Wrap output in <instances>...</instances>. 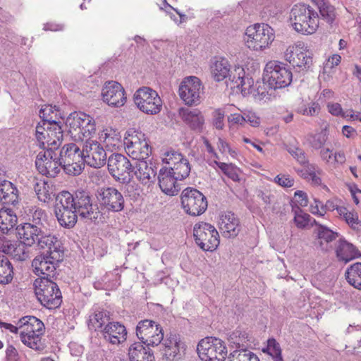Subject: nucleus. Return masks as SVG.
<instances>
[{
    "label": "nucleus",
    "instance_id": "obj_1",
    "mask_svg": "<svg viewBox=\"0 0 361 361\" xmlns=\"http://www.w3.org/2000/svg\"><path fill=\"white\" fill-rule=\"evenodd\" d=\"M54 214L59 224L66 228L74 227L78 216L94 224L104 221L103 214L97 204H92L90 193L76 190L74 193L63 190L55 197Z\"/></svg>",
    "mask_w": 361,
    "mask_h": 361
},
{
    "label": "nucleus",
    "instance_id": "obj_2",
    "mask_svg": "<svg viewBox=\"0 0 361 361\" xmlns=\"http://www.w3.org/2000/svg\"><path fill=\"white\" fill-rule=\"evenodd\" d=\"M47 252L37 256L32 262L33 272L39 276L51 279L56 275V268L64 257L61 242L52 244L46 247Z\"/></svg>",
    "mask_w": 361,
    "mask_h": 361
},
{
    "label": "nucleus",
    "instance_id": "obj_3",
    "mask_svg": "<svg viewBox=\"0 0 361 361\" xmlns=\"http://www.w3.org/2000/svg\"><path fill=\"white\" fill-rule=\"evenodd\" d=\"M20 338L27 347L37 351H42L45 348L42 342L41 336L44 333V324L38 318L27 316L18 322Z\"/></svg>",
    "mask_w": 361,
    "mask_h": 361
},
{
    "label": "nucleus",
    "instance_id": "obj_4",
    "mask_svg": "<svg viewBox=\"0 0 361 361\" xmlns=\"http://www.w3.org/2000/svg\"><path fill=\"white\" fill-rule=\"evenodd\" d=\"M290 21L293 29L302 34H312L319 27V16L309 5L298 4L290 13Z\"/></svg>",
    "mask_w": 361,
    "mask_h": 361
},
{
    "label": "nucleus",
    "instance_id": "obj_5",
    "mask_svg": "<svg viewBox=\"0 0 361 361\" xmlns=\"http://www.w3.org/2000/svg\"><path fill=\"white\" fill-rule=\"evenodd\" d=\"M17 234L22 243L28 247L37 245L39 249H46L52 244L60 242L54 235L47 234L44 226L31 223H25L16 227Z\"/></svg>",
    "mask_w": 361,
    "mask_h": 361
},
{
    "label": "nucleus",
    "instance_id": "obj_6",
    "mask_svg": "<svg viewBox=\"0 0 361 361\" xmlns=\"http://www.w3.org/2000/svg\"><path fill=\"white\" fill-rule=\"evenodd\" d=\"M33 286L37 300L44 307L52 310L61 305V292L53 280L41 276L35 280Z\"/></svg>",
    "mask_w": 361,
    "mask_h": 361
},
{
    "label": "nucleus",
    "instance_id": "obj_7",
    "mask_svg": "<svg viewBox=\"0 0 361 361\" xmlns=\"http://www.w3.org/2000/svg\"><path fill=\"white\" fill-rule=\"evenodd\" d=\"M275 39L274 29L266 23H255L245 30L246 47L250 50L261 51L269 48Z\"/></svg>",
    "mask_w": 361,
    "mask_h": 361
},
{
    "label": "nucleus",
    "instance_id": "obj_8",
    "mask_svg": "<svg viewBox=\"0 0 361 361\" xmlns=\"http://www.w3.org/2000/svg\"><path fill=\"white\" fill-rule=\"evenodd\" d=\"M293 79L290 67L278 61H269L264 69L263 80L267 82L269 88L276 90L288 87Z\"/></svg>",
    "mask_w": 361,
    "mask_h": 361
},
{
    "label": "nucleus",
    "instance_id": "obj_9",
    "mask_svg": "<svg viewBox=\"0 0 361 361\" xmlns=\"http://www.w3.org/2000/svg\"><path fill=\"white\" fill-rule=\"evenodd\" d=\"M64 171L71 176L80 174L83 169L81 145L78 142L65 145L58 152Z\"/></svg>",
    "mask_w": 361,
    "mask_h": 361
},
{
    "label": "nucleus",
    "instance_id": "obj_10",
    "mask_svg": "<svg viewBox=\"0 0 361 361\" xmlns=\"http://www.w3.org/2000/svg\"><path fill=\"white\" fill-rule=\"evenodd\" d=\"M197 352L202 361H224L228 353L224 341L213 336L201 339L197 345Z\"/></svg>",
    "mask_w": 361,
    "mask_h": 361
},
{
    "label": "nucleus",
    "instance_id": "obj_11",
    "mask_svg": "<svg viewBox=\"0 0 361 361\" xmlns=\"http://www.w3.org/2000/svg\"><path fill=\"white\" fill-rule=\"evenodd\" d=\"M133 100L136 106L146 114L156 115L162 108V101L158 93L149 87H142L137 90Z\"/></svg>",
    "mask_w": 361,
    "mask_h": 361
},
{
    "label": "nucleus",
    "instance_id": "obj_12",
    "mask_svg": "<svg viewBox=\"0 0 361 361\" xmlns=\"http://www.w3.org/2000/svg\"><path fill=\"white\" fill-rule=\"evenodd\" d=\"M133 164L126 156L118 153L111 154L107 160L109 173L121 183H128L133 179Z\"/></svg>",
    "mask_w": 361,
    "mask_h": 361
},
{
    "label": "nucleus",
    "instance_id": "obj_13",
    "mask_svg": "<svg viewBox=\"0 0 361 361\" xmlns=\"http://www.w3.org/2000/svg\"><path fill=\"white\" fill-rule=\"evenodd\" d=\"M180 199L183 210L190 216H200L207 209V197L196 188L188 187L184 189Z\"/></svg>",
    "mask_w": 361,
    "mask_h": 361
},
{
    "label": "nucleus",
    "instance_id": "obj_14",
    "mask_svg": "<svg viewBox=\"0 0 361 361\" xmlns=\"http://www.w3.org/2000/svg\"><path fill=\"white\" fill-rule=\"evenodd\" d=\"M193 235L196 244L204 251H213L219 245V235L210 224L200 222L195 224Z\"/></svg>",
    "mask_w": 361,
    "mask_h": 361
},
{
    "label": "nucleus",
    "instance_id": "obj_15",
    "mask_svg": "<svg viewBox=\"0 0 361 361\" xmlns=\"http://www.w3.org/2000/svg\"><path fill=\"white\" fill-rule=\"evenodd\" d=\"M125 150L135 161L148 159L152 152L146 136L142 132L135 131L124 138Z\"/></svg>",
    "mask_w": 361,
    "mask_h": 361
},
{
    "label": "nucleus",
    "instance_id": "obj_16",
    "mask_svg": "<svg viewBox=\"0 0 361 361\" xmlns=\"http://www.w3.org/2000/svg\"><path fill=\"white\" fill-rule=\"evenodd\" d=\"M81 145L83 164L100 168L106 162V153L103 146L97 140L86 139L79 142Z\"/></svg>",
    "mask_w": 361,
    "mask_h": 361
},
{
    "label": "nucleus",
    "instance_id": "obj_17",
    "mask_svg": "<svg viewBox=\"0 0 361 361\" xmlns=\"http://www.w3.org/2000/svg\"><path fill=\"white\" fill-rule=\"evenodd\" d=\"M96 197L100 207L109 212H119L124 208V197L121 192L114 187L99 188Z\"/></svg>",
    "mask_w": 361,
    "mask_h": 361
},
{
    "label": "nucleus",
    "instance_id": "obj_18",
    "mask_svg": "<svg viewBox=\"0 0 361 361\" xmlns=\"http://www.w3.org/2000/svg\"><path fill=\"white\" fill-rule=\"evenodd\" d=\"M136 335L140 343L147 346L158 345L164 339L161 326L150 319H144L137 323Z\"/></svg>",
    "mask_w": 361,
    "mask_h": 361
},
{
    "label": "nucleus",
    "instance_id": "obj_19",
    "mask_svg": "<svg viewBox=\"0 0 361 361\" xmlns=\"http://www.w3.org/2000/svg\"><path fill=\"white\" fill-rule=\"evenodd\" d=\"M35 166L43 176L54 178L63 169L62 164L58 157V151L47 149L40 152L36 157Z\"/></svg>",
    "mask_w": 361,
    "mask_h": 361
},
{
    "label": "nucleus",
    "instance_id": "obj_20",
    "mask_svg": "<svg viewBox=\"0 0 361 361\" xmlns=\"http://www.w3.org/2000/svg\"><path fill=\"white\" fill-rule=\"evenodd\" d=\"M202 90L201 80L196 76H189L180 83L179 95L186 104L196 105L200 102Z\"/></svg>",
    "mask_w": 361,
    "mask_h": 361
},
{
    "label": "nucleus",
    "instance_id": "obj_21",
    "mask_svg": "<svg viewBox=\"0 0 361 361\" xmlns=\"http://www.w3.org/2000/svg\"><path fill=\"white\" fill-rule=\"evenodd\" d=\"M285 60L298 71H307L313 60L310 52L298 46H290L284 52Z\"/></svg>",
    "mask_w": 361,
    "mask_h": 361
},
{
    "label": "nucleus",
    "instance_id": "obj_22",
    "mask_svg": "<svg viewBox=\"0 0 361 361\" xmlns=\"http://www.w3.org/2000/svg\"><path fill=\"white\" fill-rule=\"evenodd\" d=\"M102 100L113 107L123 106L126 102L125 90L116 81H107L102 90Z\"/></svg>",
    "mask_w": 361,
    "mask_h": 361
},
{
    "label": "nucleus",
    "instance_id": "obj_23",
    "mask_svg": "<svg viewBox=\"0 0 361 361\" xmlns=\"http://www.w3.org/2000/svg\"><path fill=\"white\" fill-rule=\"evenodd\" d=\"M228 84L231 88L240 90L243 95H247L253 85V79L245 74L244 68L240 66H235L230 68L228 75Z\"/></svg>",
    "mask_w": 361,
    "mask_h": 361
},
{
    "label": "nucleus",
    "instance_id": "obj_24",
    "mask_svg": "<svg viewBox=\"0 0 361 361\" xmlns=\"http://www.w3.org/2000/svg\"><path fill=\"white\" fill-rule=\"evenodd\" d=\"M157 166L152 161L146 159L135 161L133 164V175L143 185H149L157 180Z\"/></svg>",
    "mask_w": 361,
    "mask_h": 361
},
{
    "label": "nucleus",
    "instance_id": "obj_25",
    "mask_svg": "<svg viewBox=\"0 0 361 361\" xmlns=\"http://www.w3.org/2000/svg\"><path fill=\"white\" fill-rule=\"evenodd\" d=\"M176 178L177 176L173 174L169 168L162 167L160 169L157 179L161 191L171 196L177 195L180 190V186L177 181L180 180Z\"/></svg>",
    "mask_w": 361,
    "mask_h": 361
},
{
    "label": "nucleus",
    "instance_id": "obj_26",
    "mask_svg": "<svg viewBox=\"0 0 361 361\" xmlns=\"http://www.w3.org/2000/svg\"><path fill=\"white\" fill-rule=\"evenodd\" d=\"M101 334L106 341L114 345L124 342L127 338L126 328L118 322H108Z\"/></svg>",
    "mask_w": 361,
    "mask_h": 361
},
{
    "label": "nucleus",
    "instance_id": "obj_27",
    "mask_svg": "<svg viewBox=\"0 0 361 361\" xmlns=\"http://www.w3.org/2000/svg\"><path fill=\"white\" fill-rule=\"evenodd\" d=\"M219 228L224 237L234 238L240 230V221L234 213L225 212L220 216Z\"/></svg>",
    "mask_w": 361,
    "mask_h": 361
},
{
    "label": "nucleus",
    "instance_id": "obj_28",
    "mask_svg": "<svg viewBox=\"0 0 361 361\" xmlns=\"http://www.w3.org/2000/svg\"><path fill=\"white\" fill-rule=\"evenodd\" d=\"M47 130L45 139L40 142L39 147L58 151L63 140V132L60 123H53Z\"/></svg>",
    "mask_w": 361,
    "mask_h": 361
},
{
    "label": "nucleus",
    "instance_id": "obj_29",
    "mask_svg": "<svg viewBox=\"0 0 361 361\" xmlns=\"http://www.w3.org/2000/svg\"><path fill=\"white\" fill-rule=\"evenodd\" d=\"M182 120L194 131L201 133L204 126V117L197 109L181 108L179 111Z\"/></svg>",
    "mask_w": 361,
    "mask_h": 361
},
{
    "label": "nucleus",
    "instance_id": "obj_30",
    "mask_svg": "<svg viewBox=\"0 0 361 361\" xmlns=\"http://www.w3.org/2000/svg\"><path fill=\"white\" fill-rule=\"evenodd\" d=\"M164 355L167 360L178 361L183 357L181 350L184 348V343L181 342L178 336L171 334L163 343Z\"/></svg>",
    "mask_w": 361,
    "mask_h": 361
},
{
    "label": "nucleus",
    "instance_id": "obj_31",
    "mask_svg": "<svg viewBox=\"0 0 361 361\" xmlns=\"http://www.w3.org/2000/svg\"><path fill=\"white\" fill-rule=\"evenodd\" d=\"M0 201L4 206L16 207L20 202L19 191L11 181L4 180L0 183Z\"/></svg>",
    "mask_w": 361,
    "mask_h": 361
},
{
    "label": "nucleus",
    "instance_id": "obj_32",
    "mask_svg": "<svg viewBox=\"0 0 361 361\" xmlns=\"http://www.w3.org/2000/svg\"><path fill=\"white\" fill-rule=\"evenodd\" d=\"M110 319L111 314L109 311L99 307H93L89 316L88 328L90 330L102 332Z\"/></svg>",
    "mask_w": 361,
    "mask_h": 361
},
{
    "label": "nucleus",
    "instance_id": "obj_33",
    "mask_svg": "<svg viewBox=\"0 0 361 361\" xmlns=\"http://www.w3.org/2000/svg\"><path fill=\"white\" fill-rule=\"evenodd\" d=\"M140 342H135L128 348L129 361H155L154 353L149 346Z\"/></svg>",
    "mask_w": 361,
    "mask_h": 361
},
{
    "label": "nucleus",
    "instance_id": "obj_34",
    "mask_svg": "<svg viewBox=\"0 0 361 361\" xmlns=\"http://www.w3.org/2000/svg\"><path fill=\"white\" fill-rule=\"evenodd\" d=\"M81 115H85L82 112L71 113L66 118V126L68 128V132L75 142L81 141V128L84 123V118Z\"/></svg>",
    "mask_w": 361,
    "mask_h": 361
},
{
    "label": "nucleus",
    "instance_id": "obj_35",
    "mask_svg": "<svg viewBox=\"0 0 361 361\" xmlns=\"http://www.w3.org/2000/svg\"><path fill=\"white\" fill-rule=\"evenodd\" d=\"M27 245L20 240L19 243H12L9 241L3 252L11 256L16 261H25L30 257V252Z\"/></svg>",
    "mask_w": 361,
    "mask_h": 361
},
{
    "label": "nucleus",
    "instance_id": "obj_36",
    "mask_svg": "<svg viewBox=\"0 0 361 361\" xmlns=\"http://www.w3.org/2000/svg\"><path fill=\"white\" fill-rule=\"evenodd\" d=\"M18 224V216L13 209L8 206H3L0 209V229L4 233H8Z\"/></svg>",
    "mask_w": 361,
    "mask_h": 361
},
{
    "label": "nucleus",
    "instance_id": "obj_37",
    "mask_svg": "<svg viewBox=\"0 0 361 361\" xmlns=\"http://www.w3.org/2000/svg\"><path fill=\"white\" fill-rule=\"evenodd\" d=\"M212 75L215 81L220 82L227 78L230 64L225 58H215L210 66Z\"/></svg>",
    "mask_w": 361,
    "mask_h": 361
},
{
    "label": "nucleus",
    "instance_id": "obj_38",
    "mask_svg": "<svg viewBox=\"0 0 361 361\" xmlns=\"http://www.w3.org/2000/svg\"><path fill=\"white\" fill-rule=\"evenodd\" d=\"M337 256L342 260L348 262L360 255V251L353 244L340 239L336 247Z\"/></svg>",
    "mask_w": 361,
    "mask_h": 361
},
{
    "label": "nucleus",
    "instance_id": "obj_39",
    "mask_svg": "<svg viewBox=\"0 0 361 361\" xmlns=\"http://www.w3.org/2000/svg\"><path fill=\"white\" fill-rule=\"evenodd\" d=\"M228 340L230 345L235 348V350L247 349V343L250 341V337L245 331L235 329L228 336Z\"/></svg>",
    "mask_w": 361,
    "mask_h": 361
},
{
    "label": "nucleus",
    "instance_id": "obj_40",
    "mask_svg": "<svg viewBox=\"0 0 361 361\" xmlns=\"http://www.w3.org/2000/svg\"><path fill=\"white\" fill-rule=\"evenodd\" d=\"M314 232L317 235L320 248L323 250H327V246H324V243L327 245L333 240H335L338 236V233L333 231L324 225H319V227L314 229Z\"/></svg>",
    "mask_w": 361,
    "mask_h": 361
},
{
    "label": "nucleus",
    "instance_id": "obj_41",
    "mask_svg": "<svg viewBox=\"0 0 361 361\" xmlns=\"http://www.w3.org/2000/svg\"><path fill=\"white\" fill-rule=\"evenodd\" d=\"M348 283L361 290V262H356L347 268L345 273Z\"/></svg>",
    "mask_w": 361,
    "mask_h": 361
},
{
    "label": "nucleus",
    "instance_id": "obj_42",
    "mask_svg": "<svg viewBox=\"0 0 361 361\" xmlns=\"http://www.w3.org/2000/svg\"><path fill=\"white\" fill-rule=\"evenodd\" d=\"M13 278V268L9 259L0 255V283L8 284Z\"/></svg>",
    "mask_w": 361,
    "mask_h": 361
},
{
    "label": "nucleus",
    "instance_id": "obj_43",
    "mask_svg": "<svg viewBox=\"0 0 361 361\" xmlns=\"http://www.w3.org/2000/svg\"><path fill=\"white\" fill-rule=\"evenodd\" d=\"M34 189L40 202L48 203L52 200V190L50 185L44 180L37 182L35 184Z\"/></svg>",
    "mask_w": 361,
    "mask_h": 361
},
{
    "label": "nucleus",
    "instance_id": "obj_44",
    "mask_svg": "<svg viewBox=\"0 0 361 361\" xmlns=\"http://www.w3.org/2000/svg\"><path fill=\"white\" fill-rule=\"evenodd\" d=\"M59 114L58 107L48 105L40 109L39 117L43 121L44 124L53 125V123H59L56 121Z\"/></svg>",
    "mask_w": 361,
    "mask_h": 361
},
{
    "label": "nucleus",
    "instance_id": "obj_45",
    "mask_svg": "<svg viewBox=\"0 0 361 361\" xmlns=\"http://www.w3.org/2000/svg\"><path fill=\"white\" fill-rule=\"evenodd\" d=\"M230 361H259L257 355L246 349L235 350L230 353Z\"/></svg>",
    "mask_w": 361,
    "mask_h": 361
},
{
    "label": "nucleus",
    "instance_id": "obj_46",
    "mask_svg": "<svg viewBox=\"0 0 361 361\" xmlns=\"http://www.w3.org/2000/svg\"><path fill=\"white\" fill-rule=\"evenodd\" d=\"M328 139L326 129L307 136V142L314 149H322Z\"/></svg>",
    "mask_w": 361,
    "mask_h": 361
},
{
    "label": "nucleus",
    "instance_id": "obj_47",
    "mask_svg": "<svg viewBox=\"0 0 361 361\" xmlns=\"http://www.w3.org/2000/svg\"><path fill=\"white\" fill-rule=\"evenodd\" d=\"M169 169L177 176L176 178H179L180 180H182L188 177L191 171V166L189 161L186 158H184L173 166V168H169Z\"/></svg>",
    "mask_w": 361,
    "mask_h": 361
},
{
    "label": "nucleus",
    "instance_id": "obj_48",
    "mask_svg": "<svg viewBox=\"0 0 361 361\" xmlns=\"http://www.w3.org/2000/svg\"><path fill=\"white\" fill-rule=\"evenodd\" d=\"M84 118V123L81 128V140L91 139L90 136L96 131L95 122L94 119L89 115H81Z\"/></svg>",
    "mask_w": 361,
    "mask_h": 361
},
{
    "label": "nucleus",
    "instance_id": "obj_49",
    "mask_svg": "<svg viewBox=\"0 0 361 361\" xmlns=\"http://www.w3.org/2000/svg\"><path fill=\"white\" fill-rule=\"evenodd\" d=\"M263 352L271 355L274 361H283L280 345L274 338L268 340L267 345L263 349Z\"/></svg>",
    "mask_w": 361,
    "mask_h": 361
},
{
    "label": "nucleus",
    "instance_id": "obj_50",
    "mask_svg": "<svg viewBox=\"0 0 361 361\" xmlns=\"http://www.w3.org/2000/svg\"><path fill=\"white\" fill-rule=\"evenodd\" d=\"M293 211L295 213L294 221L298 228H305L311 221V216L307 213H304L300 207H293Z\"/></svg>",
    "mask_w": 361,
    "mask_h": 361
},
{
    "label": "nucleus",
    "instance_id": "obj_51",
    "mask_svg": "<svg viewBox=\"0 0 361 361\" xmlns=\"http://www.w3.org/2000/svg\"><path fill=\"white\" fill-rule=\"evenodd\" d=\"M184 156L174 149L166 151L162 159L164 163L169 165L168 168H173L177 164L184 159Z\"/></svg>",
    "mask_w": 361,
    "mask_h": 361
},
{
    "label": "nucleus",
    "instance_id": "obj_52",
    "mask_svg": "<svg viewBox=\"0 0 361 361\" xmlns=\"http://www.w3.org/2000/svg\"><path fill=\"white\" fill-rule=\"evenodd\" d=\"M216 164L221 171L233 181H239V175L238 169L232 164H226L216 161Z\"/></svg>",
    "mask_w": 361,
    "mask_h": 361
},
{
    "label": "nucleus",
    "instance_id": "obj_53",
    "mask_svg": "<svg viewBox=\"0 0 361 361\" xmlns=\"http://www.w3.org/2000/svg\"><path fill=\"white\" fill-rule=\"evenodd\" d=\"M319 13L322 18L329 24H331L336 18V11L334 6L330 5L328 2L322 4L319 7Z\"/></svg>",
    "mask_w": 361,
    "mask_h": 361
},
{
    "label": "nucleus",
    "instance_id": "obj_54",
    "mask_svg": "<svg viewBox=\"0 0 361 361\" xmlns=\"http://www.w3.org/2000/svg\"><path fill=\"white\" fill-rule=\"evenodd\" d=\"M266 84L267 82L264 80L263 82H257L255 86H254V84L252 85L250 92L247 94H252L255 99L259 100L264 99L269 94L266 88Z\"/></svg>",
    "mask_w": 361,
    "mask_h": 361
},
{
    "label": "nucleus",
    "instance_id": "obj_55",
    "mask_svg": "<svg viewBox=\"0 0 361 361\" xmlns=\"http://www.w3.org/2000/svg\"><path fill=\"white\" fill-rule=\"evenodd\" d=\"M287 150L299 164L303 166H309L308 159L306 157L305 152L302 149L292 145L290 146Z\"/></svg>",
    "mask_w": 361,
    "mask_h": 361
},
{
    "label": "nucleus",
    "instance_id": "obj_56",
    "mask_svg": "<svg viewBox=\"0 0 361 361\" xmlns=\"http://www.w3.org/2000/svg\"><path fill=\"white\" fill-rule=\"evenodd\" d=\"M32 224L39 226H44V223L47 221V218L46 212L39 207L32 208Z\"/></svg>",
    "mask_w": 361,
    "mask_h": 361
},
{
    "label": "nucleus",
    "instance_id": "obj_57",
    "mask_svg": "<svg viewBox=\"0 0 361 361\" xmlns=\"http://www.w3.org/2000/svg\"><path fill=\"white\" fill-rule=\"evenodd\" d=\"M344 219L353 230L361 231V221L357 213L350 212Z\"/></svg>",
    "mask_w": 361,
    "mask_h": 361
},
{
    "label": "nucleus",
    "instance_id": "obj_58",
    "mask_svg": "<svg viewBox=\"0 0 361 361\" xmlns=\"http://www.w3.org/2000/svg\"><path fill=\"white\" fill-rule=\"evenodd\" d=\"M51 126V125L44 124L43 121H42L37 125L35 130V137L37 142H39V145L41 142H42V140L45 139V135L47 133V130H49Z\"/></svg>",
    "mask_w": 361,
    "mask_h": 361
},
{
    "label": "nucleus",
    "instance_id": "obj_59",
    "mask_svg": "<svg viewBox=\"0 0 361 361\" xmlns=\"http://www.w3.org/2000/svg\"><path fill=\"white\" fill-rule=\"evenodd\" d=\"M274 182L283 188H290L293 185L294 180L288 175H277L274 178Z\"/></svg>",
    "mask_w": 361,
    "mask_h": 361
},
{
    "label": "nucleus",
    "instance_id": "obj_60",
    "mask_svg": "<svg viewBox=\"0 0 361 361\" xmlns=\"http://www.w3.org/2000/svg\"><path fill=\"white\" fill-rule=\"evenodd\" d=\"M224 112L218 109L214 111L213 125L216 129L221 130L224 126Z\"/></svg>",
    "mask_w": 361,
    "mask_h": 361
},
{
    "label": "nucleus",
    "instance_id": "obj_61",
    "mask_svg": "<svg viewBox=\"0 0 361 361\" xmlns=\"http://www.w3.org/2000/svg\"><path fill=\"white\" fill-rule=\"evenodd\" d=\"M245 118V123H249L252 126H258L260 123V120L256 114L252 111H247L243 113Z\"/></svg>",
    "mask_w": 361,
    "mask_h": 361
},
{
    "label": "nucleus",
    "instance_id": "obj_62",
    "mask_svg": "<svg viewBox=\"0 0 361 361\" xmlns=\"http://www.w3.org/2000/svg\"><path fill=\"white\" fill-rule=\"evenodd\" d=\"M328 111L334 116H341L343 118L348 117L349 115H345L343 111L341 104L338 103H331L327 105Z\"/></svg>",
    "mask_w": 361,
    "mask_h": 361
},
{
    "label": "nucleus",
    "instance_id": "obj_63",
    "mask_svg": "<svg viewBox=\"0 0 361 361\" xmlns=\"http://www.w3.org/2000/svg\"><path fill=\"white\" fill-rule=\"evenodd\" d=\"M295 201L300 207H306L308 204L307 194L302 190H297L294 194Z\"/></svg>",
    "mask_w": 361,
    "mask_h": 361
},
{
    "label": "nucleus",
    "instance_id": "obj_64",
    "mask_svg": "<svg viewBox=\"0 0 361 361\" xmlns=\"http://www.w3.org/2000/svg\"><path fill=\"white\" fill-rule=\"evenodd\" d=\"M6 361H18L19 360V354L12 345H9L7 346L6 350Z\"/></svg>",
    "mask_w": 361,
    "mask_h": 361
}]
</instances>
